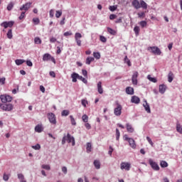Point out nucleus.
<instances>
[{
  "label": "nucleus",
  "mask_w": 182,
  "mask_h": 182,
  "mask_svg": "<svg viewBox=\"0 0 182 182\" xmlns=\"http://www.w3.org/2000/svg\"><path fill=\"white\" fill-rule=\"evenodd\" d=\"M66 141H68V143H72V146H75V144H76L75 141V137L72 135H70V134L68 133L67 135L64 134L63 139H62V141L61 144H65Z\"/></svg>",
  "instance_id": "1"
},
{
  "label": "nucleus",
  "mask_w": 182,
  "mask_h": 182,
  "mask_svg": "<svg viewBox=\"0 0 182 182\" xmlns=\"http://www.w3.org/2000/svg\"><path fill=\"white\" fill-rule=\"evenodd\" d=\"M0 109L4 112H12L14 110V105L9 102L6 104L0 103Z\"/></svg>",
  "instance_id": "2"
},
{
  "label": "nucleus",
  "mask_w": 182,
  "mask_h": 182,
  "mask_svg": "<svg viewBox=\"0 0 182 182\" xmlns=\"http://www.w3.org/2000/svg\"><path fill=\"white\" fill-rule=\"evenodd\" d=\"M43 62H49L50 60L53 63L56 64V60L49 53H46L43 55Z\"/></svg>",
  "instance_id": "3"
},
{
  "label": "nucleus",
  "mask_w": 182,
  "mask_h": 182,
  "mask_svg": "<svg viewBox=\"0 0 182 182\" xmlns=\"http://www.w3.org/2000/svg\"><path fill=\"white\" fill-rule=\"evenodd\" d=\"M13 99L14 98L9 95L4 94L0 95V100L3 104L11 103Z\"/></svg>",
  "instance_id": "4"
},
{
  "label": "nucleus",
  "mask_w": 182,
  "mask_h": 182,
  "mask_svg": "<svg viewBox=\"0 0 182 182\" xmlns=\"http://www.w3.org/2000/svg\"><path fill=\"white\" fill-rule=\"evenodd\" d=\"M116 105L117 107H115L114 109V114L115 116H120L122 114V109H123V107L118 101L116 102Z\"/></svg>",
  "instance_id": "5"
},
{
  "label": "nucleus",
  "mask_w": 182,
  "mask_h": 182,
  "mask_svg": "<svg viewBox=\"0 0 182 182\" xmlns=\"http://www.w3.org/2000/svg\"><path fill=\"white\" fill-rule=\"evenodd\" d=\"M149 166H151V168L154 170V171H159V170H160V166H159V164L153 161L152 159H149Z\"/></svg>",
  "instance_id": "6"
},
{
  "label": "nucleus",
  "mask_w": 182,
  "mask_h": 182,
  "mask_svg": "<svg viewBox=\"0 0 182 182\" xmlns=\"http://www.w3.org/2000/svg\"><path fill=\"white\" fill-rule=\"evenodd\" d=\"M148 50H151V53L154 55H161V50L159 48V47L153 46V47H148Z\"/></svg>",
  "instance_id": "7"
},
{
  "label": "nucleus",
  "mask_w": 182,
  "mask_h": 182,
  "mask_svg": "<svg viewBox=\"0 0 182 182\" xmlns=\"http://www.w3.org/2000/svg\"><path fill=\"white\" fill-rule=\"evenodd\" d=\"M48 119L50 122V123H51V124H56L57 122H56V116L53 114V112H49L48 114Z\"/></svg>",
  "instance_id": "8"
},
{
  "label": "nucleus",
  "mask_w": 182,
  "mask_h": 182,
  "mask_svg": "<svg viewBox=\"0 0 182 182\" xmlns=\"http://www.w3.org/2000/svg\"><path fill=\"white\" fill-rule=\"evenodd\" d=\"M0 25L3 28H4V29H6L7 28H12V26H14V25H15V21H4Z\"/></svg>",
  "instance_id": "9"
},
{
  "label": "nucleus",
  "mask_w": 182,
  "mask_h": 182,
  "mask_svg": "<svg viewBox=\"0 0 182 182\" xmlns=\"http://www.w3.org/2000/svg\"><path fill=\"white\" fill-rule=\"evenodd\" d=\"M82 34L80 33H75V40L77 46H82Z\"/></svg>",
  "instance_id": "10"
},
{
  "label": "nucleus",
  "mask_w": 182,
  "mask_h": 182,
  "mask_svg": "<svg viewBox=\"0 0 182 182\" xmlns=\"http://www.w3.org/2000/svg\"><path fill=\"white\" fill-rule=\"evenodd\" d=\"M132 168V164L129 162H122L121 163V170H126L129 171Z\"/></svg>",
  "instance_id": "11"
},
{
  "label": "nucleus",
  "mask_w": 182,
  "mask_h": 182,
  "mask_svg": "<svg viewBox=\"0 0 182 182\" xmlns=\"http://www.w3.org/2000/svg\"><path fill=\"white\" fill-rule=\"evenodd\" d=\"M137 77H139V72L134 71L132 77V85H134V86L137 85Z\"/></svg>",
  "instance_id": "12"
},
{
  "label": "nucleus",
  "mask_w": 182,
  "mask_h": 182,
  "mask_svg": "<svg viewBox=\"0 0 182 182\" xmlns=\"http://www.w3.org/2000/svg\"><path fill=\"white\" fill-rule=\"evenodd\" d=\"M31 5H32V2H27L23 4L21 7H20L21 11H28L31 8Z\"/></svg>",
  "instance_id": "13"
},
{
  "label": "nucleus",
  "mask_w": 182,
  "mask_h": 182,
  "mask_svg": "<svg viewBox=\"0 0 182 182\" xmlns=\"http://www.w3.org/2000/svg\"><path fill=\"white\" fill-rule=\"evenodd\" d=\"M132 6L134 8V9H140V1H139V0H133L132 1Z\"/></svg>",
  "instance_id": "14"
},
{
  "label": "nucleus",
  "mask_w": 182,
  "mask_h": 182,
  "mask_svg": "<svg viewBox=\"0 0 182 182\" xmlns=\"http://www.w3.org/2000/svg\"><path fill=\"white\" fill-rule=\"evenodd\" d=\"M131 103L139 105V103H140V98L136 95L132 96L131 98Z\"/></svg>",
  "instance_id": "15"
},
{
  "label": "nucleus",
  "mask_w": 182,
  "mask_h": 182,
  "mask_svg": "<svg viewBox=\"0 0 182 182\" xmlns=\"http://www.w3.org/2000/svg\"><path fill=\"white\" fill-rule=\"evenodd\" d=\"M166 90H167V85L162 84L159 85V93H161V95H164L166 93Z\"/></svg>",
  "instance_id": "16"
},
{
  "label": "nucleus",
  "mask_w": 182,
  "mask_h": 182,
  "mask_svg": "<svg viewBox=\"0 0 182 182\" xmlns=\"http://www.w3.org/2000/svg\"><path fill=\"white\" fill-rule=\"evenodd\" d=\"M79 75L77 74V73H73L71 74V79H72V82H73V83H76V82H77V79H79Z\"/></svg>",
  "instance_id": "17"
},
{
  "label": "nucleus",
  "mask_w": 182,
  "mask_h": 182,
  "mask_svg": "<svg viewBox=\"0 0 182 182\" xmlns=\"http://www.w3.org/2000/svg\"><path fill=\"white\" fill-rule=\"evenodd\" d=\"M125 92L127 93V95H134V88L132 87H127L125 89Z\"/></svg>",
  "instance_id": "18"
},
{
  "label": "nucleus",
  "mask_w": 182,
  "mask_h": 182,
  "mask_svg": "<svg viewBox=\"0 0 182 182\" xmlns=\"http://www.w3.org/2000/svg\"><path fill=\"white\" fill-rule=\"evenodd\" d=\"M144 102H145V104H143V106H144L146 112H147L148 113H151V109H150V105L147 102V100H144Z\"/></svg>",
  "instance_id": "19"
},
{
  "label": "nucleus",
  "mask_w": 182,
  "mask_h": 182,
  "mask_svg": "<svg viewBox=\"0 0 182 182\" xmlns=\"http://www.w3.org/2000/svg\"><path fill=\"white\" fill-rule=\"evenodd\" d=\"M127 131L128 133H134V128L129 123L126 124Z\"/></svg>",
  "instance_id": "20"
},
{
  "label": "nucleus",
  "mask_w": 182,
  "mask_h": 182,
  "mask_svg": "<svg viewBox=\"0 0 182 182\" xmlns=\"http://www.w3.org/2000/svg\"><path fill=\"white\" fill-rule=\"evenodd\" d=\"M128 143L132 149H136V141L133 138L129 139Z\"/></svg>",
  "instance_id": "21"
},
{
  "label": "nucleus",
  "mask_w": 182,
  "mask_h": 182,
  "mask_svg": "<svg viewBox=\"0 0 182 182\" xmlns=\"http://www.w3.org/2000/svg\"><path fill=\"white\" fill-rule=\"evenodd\" d=\"M97 92L100 95H103V87H102V82L100 81L97 83Z\"/></svg>",
  "instance_id": "22"
},
{
  "label": "nucleus",
  "mask_w": 182,
  "mask_h": 182,
  "mask_svg": "<svg viewBox=\"0 0 182 182\" xmlns=\"http://www.w3.org/2000/svg\"><path fill=\"white\" fill-rule=\"evenodd\" d=\"M173 79H174V74L173 73V72L170 71L168 74V82H169V83H171Z\"/></svg>",
  "instance_id": "23"
},
{
  "label": "nucleus",
  "mask_w": 182,
  "mask_h": 182,
  "mask_svg": "<svg viewBox=\"0 0 182 182\" xmlns=\"http://www.w3.org/2000/svg\"><path fill=\"white\" fill-rule=\"evenodd\" d=\"M35 132H36L37 133H42V132H43V127H42V125H36L35 127Z\"/></svg>",
  "instance_id": "24"
},
{
  "label": "nucleus",
  "mask_w": 182,
  "mask_h": 182,
  "mask_svg": "<svg viewBox=\"0 0 182 182\" xmlns=\"http://www.w3.org/2000/svg\"><path fill=\"white\" fill-rule=\"evenodd\" d=\"M107 32H109L110 35H112L114 36L117 34V32L110 27H107Z\"/></svg>",
  "instance_id": "25"
},
{
  "label": "nucleus",
  "mask_w": 182,
  "mask_h": 182,
  "mask_svg": "<svg viewBox=\"0 0 182 182\" xmlns=\"http://www.w3.org/2000/svg\"><path fill=\"white\" fill-rule=\"evenodd\" d=\"M93 164L97 170H99L100 168V161L95 160Z\"/></svg>",
  "instance_id": "26"
},
{
  "label": "nucleus",
  "mask_w": 182,
  "mask_h": 182,
  "mask_svg": "<svg viewBox=\"0 0 182 182\" xmlns=\"http://www.w3.org/2000/svg\"><path fill=\"white\" fill-rule=\"evenodd\" d=\"M140 6L141 8H143V9H147V3L144 1V0H139Z\"/></svg>",
  "instance_id": "27"
},
{
  "label": "nucleus",
  "mask_w": 182,
  "mask_h": 182,
  "mask_svg": "<svg viewBox=\"0 0 182 182\" xmlns=\"http://www.w3.org/2000/svg\"><path fill=\"white\" fill-rule=\"evenodd\" d=\"M160 166L162 168H166V167H168V164L166 161H161Z\"/></svg>",
  "instance_id": "28"
},
{
  "label": "nucleus",
  "mask_w": 182,
  "mask_h": 182,
  "mask_svg": "<svg viewBox=\"0 0 182 182\" xmlns=\"http://www.w3.org/2000/svg\"><path fill=\"white\" fill-rule=\"evenodd\" d=\"M25 60H22V59H17L15 60V63L16 65H17V66H21V65H22L23 63H25Z\"/></svg>",
  "instance_id": "29"
},
{
  "label": "nucleus",
  "mask_w": 182,
  "mask_h": 182,
  "mask_svg": "<svg viewBox=\"0 0 182 182\" xmlns=\"http://www.w3.org/2000/svg\"><path fill=\"white\" fill-rule=\"evenodd\" d=\"M93 60H95V58L88 57L86 58L85 63H86V65H90V63H92V62H93Z\"/></svg>",
  "instance_id": "30"
},
{
  "label": "nucleus",
  "mask_w": 182,
  "mask_h": 182,
  "mask_svg": "<svg viewBox=\"0 0 182 182\" xmlns=\"http://www.w3.org/2000/svg\"><path fill=\"white\" fill-rule=\"evenodd\" d=\"M124 63H127V65L128 66H132V62L130 61V60L129 59V58H127V55H126L124 58Z\"/></svg>",
  "instance_id": "31"
},
{
  "label": "nucleus",
  "mask_w": 182,
  "mask_h": 182,
  "mask_svg": "<svg viewBox=\"0 0 182 182\" xmlns=\"http://www.w3.org/2000/svg\"><path fill=\"white\" fill-rule=\"evenodd\" d=\"M134 32L136 36H139V33L140 32V27H139L138 26H135L134 28Z\"/></svg>",
  "instance_id": "32"
},
{
  "label": "nucleus",
  "mask_w": 182,
  "mask_h": 182,
  "mask_svg": "<svg viewBox=\"0 0 182 182\" xmlns=\"http://www.w3.org/2000/svg\"><path fill=\"white\" fill-rule=\"evenodd\" d=\"M176 132H178V133H180V134H182V127L180 123L176 124Z\"/></svg>",
  "instance_id": "33"
},
{
  "label": "nucleus",
  "mask_w": 182,
  "mask_h": 182,
  "mask_svg": "<svg viewBox=\"0 0 182 182\" xmlns=\"http://www.w3.org/2000/svg\"><path fill=\"white\" fill-rule=\"evenodd\" d=\"M87 153H90L92 151V143L87 142L86 147Z\"/></svg>",
  "instance_id": "34"
},
{
  "label": "nucleus",
  "mask_w": 182,
  "mask_h": 182,
  "mask_svg": "<svg viewBox=\"0 0 182 182\" xmlns=\"http://www.w3.org/2000/svg\"><path fill=\"white\" fill-rule=\"evenodd\" d=\"M147 79H149V80H150V82H152L153 83H157V78L156 77H151L150 75H148Z\"/></svg>",
  "instance_id": "35"
},
{
  "label": "nucleus",
  "mask_w": 182,
  "mask_h": 182,
  "mask_svg": "<svg viewBox=\"0 0 182 182\" xmlns=\"http://www.w3.org/2000/svg\"><path fill=\"white\" fill-rule=\"evenodd\" d=\"M18 180H20V182H26V181H25V177L23 176V174H22V173L18 174Z\"/></svg>",
  "instance_id": "36"
},
{
  "label": "nucleus",
  "mask_w": 182,
  "mask_h": 182,
  "mask_svg": "<svg viewBox=\"0 0 182 182\" xmlns=\"http://www.w3.org/2000/svg\"><path fill=\"white\" fill-rule=\"evenodd\" d=\"M34 42L36 45H41V43H42V40H41V38L39 37H36L34 38Z\"/></svg>",
  "instance_id": "37"
},
{
  "label": "nucleus",
  "mask_w": 182,
  "mask_h": 182,
  "mask_svg": "<svg viewBox=\"0 0 182 182\" xmlns=\"http://www.w3.org/2000/svg\"><path fill=\"white\" fill-rule=\"evenodd\" d=\"M8 39H12L13 35H12V29H9L6 33Z\"/></svg>",
  "instance_id": "38"
},
{
  "label": "nucleus",
  "mask_w": 182,
  "mask_h": 182,
  "mask_svg": "<svg viewBox=\"0 0 182 182\" xmlns=\"http://www.w3.org/2000/svg\"><path fill=\"white\" fill-rule=\"evenodd\" d=\"M69 113H70V111L69 110H68V109H64V110H63L62 111V112H61V116H69Z\"/></svg>",
  "instance_id": "39"
},
{
  "label": "nucleus",
  "mask_w": 182,
  "mask_h": 182,
  "mask_svg": "<svg viewBox=\"0 0 182 182\" xmlns=\"http://www.w3.org/2000/svg\"><path fill=\"white\" fill-rule=\"evenodd\" d=\"M82 119L84 123H87V122H89V117L87 114L82 115Z\"/></svg>",
  "instance_id": "40"
},
{
  "label": "nucleus",
  "mask_w": 182,
  "mask_h": 182,
  "mask_svg": "<svg viewBox=\"0 0 182 182\" xmlns=\"http://www.w3.org/2000/svg\"><path fill=\"white\" fill-rule=\"evenodd\" d=\"M14 2H10L7 6V11H12L14 9Z\"/></svg>",
  "instance_id": "41"
},
{
  "label": "nucleus",
  "mask_w": 182,
  "mask_h": 182,
  "mask_svg": "<svg viewBox=\"0 0 182 182\" xmlns=\"http://www.w3.org/2000/svg\"><path fill=\"white\" fill-rule=\"evenodd\" d=\"M100 41L101 42H102L103 43H106V42H107V38H106V37H105V36H100Z\"/></svg>",
  "instance_id": "42"
},
{
  "label": "nucleus",
  "mask_w": 182,
  "mask_h": 182,
  "mask_svg": "<svg viewBox=\"0 0 182 182\" xmlns=\"http://www.w3.org/2000/svg\"><path fill=\"white\" fill-rule=\"evenodd\" d=\"M70 119L71 124L73 126H76V121L75 120V118L73 117V115L70 116Z\"/></svg>",
  "instance_id": "43"
},
{
  "label": "nucleus",
  "mask_w": 182,
  "mask_h": 182,
  "mask_svg": "<svg viewBox=\"0 0 182 182\" xmlns=\"http://www.w3.org/2000/svg\"><path fill=\"white\" fill-rule=\"evenodd\" d=\"M33 22L34 25H39L41 20H39V18H33Z\"/></svg>",
  "instance_id": "44"
},
{
  "label": "nucleus",
  "mask_w": 182,
  "mask_h": 182,
  "mask_svg": "<svg viewBox=\"0 0 182 182\" xmlns=\"http://www.w3.org/2000/svg\"><path fill=\"white\" fill-rule=\"evenodd\" d=\"M120 139V131L119 130V129H116V140L119 141V139Z\"/></svg>",
  "instance_id": "45"
},
{
  "label": "nucleus",
  "mask_w": 182,
  "mask_h": 182,
  "mask_svg": "<svg viewBox=\"0 0 182 182\" xmlns=\"http://www.w3.org/2000/svg\"><path fill=\"white\" fill-rule=\"evenodd\" d=\"M78 80L83 82V83H85V85L87 83V80H86V78L83 77L82 75H80L78 77Z\"/></svg>",
  "instance_id": "46"
},
{
  "label": "nucleus",
  "mask_w": 182,
  "mask_h": 182,
  "mask_svg": "<svg viewBox=\"0 0 182 182\" xmlns=\"http://www.w3.org/2000/svg\"><path fill=\"white\" fill-rule=\"evenodd\" d=\"M93 56L95 58V59H100V53L99 52H94Z\"/></svg>",
  "instance_id": "47"
},
{
  "label": "nucleus",
  "mask_w": 182,
  "mask_h": 182,
  "mask_svg": "<svg viewBox=\"0 0 182 182\" xmlns=\"http://www.w3.org/2000/svg\"><path fill=\"white\" fill-rule=\"evenodd\" d=\"M31 147L34 150H41V144H36V145H33Z\"/></svg>",
  "instance_id": "48"
},
{
  "label": "nucleus",
  "mask_w": 182,
  "mask_h": 182,
  "mask_svg": "<svg viewBox=\"0 0 182 182\" xmlns=\"http://www.w3.org/2000/svg\"><path fill=\"white\" fill-rule=\"evenodd\" d=\"M139 25H141V28H145V26H147V21H141L139 22Z\"/></svg>",
  "instance_id": "49"
},
{
  "label": "nucleus",
  "mask_w": 182,
  "mask_h": 182,
  "mask_svg": "<svg viewBox=\"0 0 182 182\" xmlns=\"http://www.w3.org/2000/svg\"><path fill=\"white\" fill-rule=\"evenodd\" d=\"M62 16V10L60 11H57L55 13V17L56 18H60Z\"/></svg>",
  "instance_id": "50"
},
{
  "label": "nucleus",
  "mask_w": 182,
  "mask_h": 182,
  "mask_svg": "<svg viewBox=\"0 0 182 182\" xmlns=\"http://www.w3.org/2000/svg\"><path fill=\"white\" fill-rule=\"evenodd\" d=\"M109 151H108V154L110 156H112V154H113V151H114V149H113V147H112V146H109Z\"/></svg>",
  "instance_id": "51"
},
{
  "label": "nucleus",
  "mask_w": 182,
  "mask_h": 182,
  "mask_svg": "<svg viewBox=\"0 0 182 182\" xmlns=\"http://www.w3.org/2000/svg\"><path fill=\"white\" fill-rule=\"evenodd\" d=\"M41 167L44 168V170H50V166L49 165L43 164Z\"/></svg>",
  "instance_id": "52"
},
{
  "label": "nucleus",
  "mask_w": 182,
  "mask_h": 182,
  "mask_svg": "<svg viewBox=\"0 0 182 182\" xmlns=\"http://www.w3.org/2000/svg\"><path fill=\"white\" fill-rule=\"evenodd\" d=\"M146 16V14L144 11L138 13V18H144Z\"/></svg>",
  "instance_id": "53"
},
{
  "label": "nucleus",
  "mask_w": 182,
  "mask_h": 182,
  "mask_svg": "<svg viewBox=\"0 0 182 182\" xmlns=\"http://www.w3.org/2000/svg\"><path fill=\"white\" fill-rule=\"evenodd\" d=\"M109 9L111 11V12H114V11L117 9V7L116 6H110Z\"/></svg>",
  "instance_id": "54"
},
{
  "label": "nucleus",
  "mask_w": 182,
  "mask_h": 182,
  "mask_svg": "<svg viewBox=\"0 0 182 182\" xmlns=\"http://www.w3.org/2000/svg\"><path fill=\"white\" fill-rule=\"evenodd\" d=\"M3 180H4V181H8V180H9V175L4 173L3 176Z\"/></svg>",
  "instance_id": "55"
},
{
  "label": "nucleus",
  "mask_w": 182,
  "mask_h": 182,
  "mask_svg": "<svg viewBox=\"0 0 182 182\" xmlns=\"http://www.w3.org/2000/svg\"><path fill=\"white\" fill-rule=\"evenodd\" d=\"M146 140L150 145L152 146H154V144L153 143V141H151V138H150V136H146Z\"/></svg>",
  "instance_id": "56"
},
{
  "label": "nucleus",
  "mask_w": 182,
  "mask_h": 182,
  "mask_svg": "<svg viewBox=\"0 0 182 182\" xmlns=\"http://www.w3.org/2000/svg\"><path fill=\"white\" fill-rule=\"evenodd\" d=\"M85 127L87 130H90V129H92V126L88 122H85Z\"/></svg>",
  "instance_id": "57"
},
{
  "label": "nucleus",
  "mask_w": 182,
  "mask_h": 182,
  "mask_svg": "<svg viewBox=\"0 0 182 182\" xmlns=\"http://www.w3.org/2000/svg\"><path fill=\"white\" fill-rule=\"evenodd\" d=\"M63 35L65 36H72V35H73V33H72V31H67V32H65L63 33Z\"/></svg>",
  "instance_id": "58"
},
{
  "label": "nucleus",
  "mask_w": 182,
  "mask_h": 182,
  "mask_svg": "<svg viewBox=\"0 0 182 182\" xmlns=\"http://www.w3.org/2000/svg\"><path fill=\"white\" fill-rule=\"evenodd\" d=\"M26 65L30 68H31V66H33V63H32V61H31V60H26Z\"/></svg>",
  "instance_id": "59"
},
{
  "label": "nucleus",
  "mask_w": 182,
  "mask_h": 182,
  "mask_svg": "<svg viewBox=\"0 0 182 182\" xmlns=\"http://www.w3.org/2000/svg\"><path fill=\"white\" fill-rule=\"evenodd\" d=\"M123 22V17H119L115 21V23H122Z\"/></svg>",
  "instance_id": "60"
},
{
  "label": "nucleus",
  "mask_w": 182,
  "mask_h": 182,
  "mask_svg": "<svg viewBox=\"0 0 182 182\" xmlns=\"http://www.w3.org/2000/svg\"><path fill=\"white\" fill-rule=\"evenodd\" d=\"M25 18V11H22L20 16L18 17V19L20 21H22V19Z\"/></svg>",
  "instance_id": "61"
},
{
  "label": "nucleus",
  "mask_w": 182,
  "mask_h": 182,
  "mask_svg": "<svg viewBox=\"0 0 182 182\" xmlns=\"http://www.w3.org/2000/svg\"><path fill=\"white\" fill-rule=\"evenodd\" d=\"M81 105H82L84 106V107H86V105H87V100H81Z\"/></svg>",
  "instance_id": "62"
},
{
  "label": "nucleus",
  "mask_w": 182,
  "mask_h": 182,
  "mask_svg": "<svg viewBox=\"0 0 182 182\" xmlns=\"http://www.w3.org/2000/svg\"><path fill=\"white\" fill-rule=\"evenodd\" d=\"M82 73L85 77H87V70H82Z\"/></svg>",
  "instance_id": "63"
},
{
  "label": "nucleus",
  "mask_w": 182,
  "mask_h": 182,
  "mask_svg": "<svg viewBox=\"0 0 182 182\" xmlns=\"http://www.w3.org/2000/svg\"><path fill=\"white\" fill-rule=\"evenodd\" d=\"M50 18H53L55 14L53 13V9L50 10L49 11Z\"/></svg>",
  "instance_id": "64"
}]
</instances>
